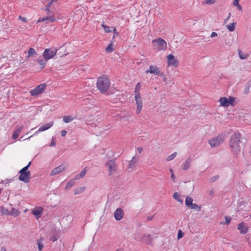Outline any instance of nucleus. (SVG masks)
Here are the masks:
<instances>
[{
    "label": "nucleus",
    "instance_id": "21",
    "mask_svg": "<svg viewBox=\"0 0 251 251\" xmlns=\"http://www.w3.org/2000/svg\"><path fill=\"white\" fill-rule=\"evenodd\" d=\"M191 160L190 158H188L183 163V170H186L188 169L191 165Z\"/></svg>",
    "mask_w": 251,
    "mask_h": 251
},
{
    "label": "nucleus",
    "instance_id": "30",
    "mask_svg": "<svg viewBox=\"0 0 251 251\" xmlns=\"http://www.w3.org/2000/svg\"><path fill=\"white\" fill-rule=\"evenodd\" d=\"M85 189V187H81L80 188H76L75 190V195L79 194L82 192H83Z\"/></svg>",
    "mask_w": 251,
    "mask_h": 251
},
{
    "label": "nucleus",
    "instance_id": "8",
    "mask_svg": "<svg viewBox=\"0 0 251 251\" xmlns=\"http://www.w3.org/2000/svg\"><path fill=\"white\" fill-rule=\"evenodd\" d=\"M139 241L144 244L148 245H151L153 243V238L151 237V235L149 234H145L143 235Z\"/></svg>",
    "mask_w": 251,
    "mask_h": 251
},
{
    "label": "nucleus",
    "instance_id": "51",
    "mask_svg": "<svg viewBox=\"0 0 251 251\" xmlns=\"http://www.w3.org/2000/svg\"><path fill=\"white\" fill-rule=\"evenodd\" d=\"M230 16H231V13H229L226 19H225V20H224V23L225 24H226L227 23V21L230 18Z\"/></svg>",
    "mask_w": 251,
    "mask_h": 251
},
{
    "label": "nucleus",
    "instance_id": "52",
    "mask_svg": "<svg viewBox=\"0 0 251 251\" xmlns=\"http://www.w3.org/2000/svg\"><path fill=\"white\" fill-rule=\"evenodd\" d=\"M228 101H229L230 102V104H232L234 101V98H229V99H228Z\"/></svg>",
    "mask_w": 251,
    "mask_h": 251
},
{
    "label": "nucleus",
    "instance_id": "62",
    "mask_svg": "<svg viewBox=\"0 0 251 251\" xmlns=\"http://www.w3.org/2000/svg\"><path fill=\"white\" fill-rule=\"evenodd\" d=\"M79 178H81V177H79V175H77L75 176V178H74V179L75 180H78L79 179Z\"/></svg>",
    "mask_w": 251,
    "mask_h": 251
},
{
    "label": "nucleus",
    "instance_id": "42",
    "mask_svg": "<svg viewBox=\"0 0 251 251\" xmlns=\"http://www.w3.org/2000/svg\"><path fill=\"white\" fill-rule=\"evenodd\" d=\"M184 235V233L181 230H179L177 234V239H180Z\"/></svg>",
    "mask_w": 251,
    "mask_h": 251
},
{
    "label": "nucleus",
    "instance_id": "35",
    "mask_svg": "<svg viewBox=\"0 0 251 251\" xmlns=\"http://www.w3.org/2000/svg\"><path fill=\"white\" fill-rule=\"evenodd\" d=\"M105 50L107 52H110L113 50V45L112 43H110L108 45V46L106 48Z\"/></svg>",
    "mask_w": 251,
    "mask_h": 251
},
{
    "label": "nucleus",
    "instance_id": "33",
    "mask_svg": "<svg viewBox=\"0 0 251 251\" xmlns=\"http://www.w3.org/2000/svg\"><path fill=\"white\" fill-rule=\"evenodd\" d=\"M173 198L178 201L182 202V200L180 199V195L177 192H176L174 194Z\"/></svg>",
    "mask_w": 251,
    "mask_h": 251
},
{
    "label": "nucleus",
    "instance_id": "13",
    "mask_svg": "<svg viewBox=\"0 0 251 251\" xmlns=\"http://www.w3.org/2000/svg\"><path fill=\"white\" fill-rule=\"evenodd\" d=\"M53 124H54L53 122L51 121L48 123L43 125V126H42L40 127L38 130L37 131L34 133V135L38 134L39 132L44 131L46 130H48V129L50 128L53 125Z\"/></svg>",
    "mask_w": 251,
    "mask_h": 251
},
{
    "label": "nucleus",
    "instance_id": "36",
    "mask_svg": "<svg viewBox=\"0 0 251 251\" xmlns=\"http://www.w3.org/2000/svg\"><path fill=\"white\" fill-rule=\"evenodd\" d=\"M105 32L109 33L112 31V30L110 29L108 26L104 25L103 24L101 25Z\"/></svg>",
    "mask_w": 251,
    "mask_h": 251
},
{
    "label": "nucleus",
    "instance_id": "6",
    "mask_svg": "<svg viewBox=\"0 0 251 251\" xmlns=\"http://www.w3.org/2000/svg\"><path fill=\"white\" fill-rule=\"evenodd\" d=\"M106 166L108 167L109 176H111L114 174L117 169V165L114 159L108 161L106 163Z\"/></svg>",
    "mask_w": 251,
    "mask_h": 251
},
{
    "label": "nucleus",
    "instance_id": "3",
    "mask_svg": "<svg viewBox=\"0 0 251 251\" xmlns=\"http://www.w3.org/2000/svg\"><path fill=\"white\" fill-rule=\"evenodd\" d=\"M152 42L154 44V48L158 51L165 50L167 48L166 42L160 38L153 40Z\"/></svg>",
    "mask_w": 251,
    "mask_h": 251
},
{
    "label": "nucleus",
    "instance_id": "28",
    "mask_svg": "<svg viewBox=\"0 0 251 251\" xmlns=\"http://www.w3.org/2000/svg\"><path fill=\"white\" fill-rule=\"evenodd\" d=\"M193 199L190 197H187L185 200V204L187 206L189 207L191 206L192 204H193Z\"/></svg>",
    "mask_w": 251,
    "mask_h": 251
},
{
    "label": "nucleus",
    "instance_id": "64",
    "mask_svg": "<svg viewBox=\"0 0 251 251\" xmlns=\"http://www.w3.org/2000/svg\"><path fill=\"white\" fill-rule=\"evenodd\" d=\"M113 32H114V34H117V35H118V33L117 32V30L116 28H114L113 29Z\"/></svg>",
    "mask_w": 251,
    "mask_h": 251
},
{
    "label": "nucleus",
    "instance_id": "38",
    "mask_svg": "<svg viewBox=\"0 0 251 251\" xmlns=\"http://www.w3.org/2000/svg\"><path fill=\"white\" fill-rule=\"evenodd\" d=\"M216 0H204L202 4H212L216 2Z\"/></svg>",
    "mask_w": 251,
    "mask_h": 251
},
{
    "label": "nucleus",
    "instance_id": "22",
    "mask_svg": "<svg viewBox=\"0 0 251 251\" xmlns=\"http://www.w3.org/2000/svg\"><path fill=\"white\" fill-rule=\"evenodd\" d=\"M46 20L50 21V22H52L55 21V19L52 16H47L45 18H40L38 20V22H43Z\"/></svg>",
    "mask_w": 251,
    "mask_h": 251
},
{
    "label": "nucleus",
    "instance_id": "15",
    "mask_svg": "<svg viewBox=\"0 0 251 251\" xmlns=\"http://www.w3.org/2000/svg\"><path fill=\"white\" fill-rule=\"evenodd\" d=\"M237 228L240 230L241 234H245L248 231L249 228L244 222H242L238 224Z\"/></svg>",
    "mask_w": 251,
    "mask_h": 251
},
{
    "label": "nucleus",
    "instance_id": "40",
    "mask_svg": "<svg viewBox=\"0 0 251 251\" xmlns=\"http://www.w3.org/2000/svg\"><path fill=\"white\" fill-rule=\"evenodd\" d=\"M140 89V83H138L137 84V85L135 87V90H134V93H135V95H136L137 94V93H139Z\"/></svg>",
    "mask_w": 251,
    "mask_h": 251
},
{
    "label": "nucleus",
    "instance_id": "47",
    "mask_svg": "<svg viewBox=\"0 0 251 251\" xmlns=\"http://www.w3.org/2000/svg\"><path fill=\"white\" fill-rule=\"evenodd\" d=\"M19 19L21 20L24 23H27V20L26 18H23L21 15L19 16Z\"/></svg>",
    "mask_w": 251,
    "mask_h": 251
},
{
    "label": "nucleus",
    "instance_id": "57",
    "mask_svg": "<svg viewBox=\"0 0 251 251\" xmlns=\"http://www.w3.org/2000/svg\"><path fill=\"white\" fill-rule=\"evenodd\" d=\"M153 216H148L147 218V221H150L152 220Z\"/></svg>",
    "mask_w": 251,
    "mask_h": 251
},
{
    "label": "nucleus",
    "instance_id": "4",
    "mask_svg": "<svg viewBox=\"0 0 251 251\" xmlns=\"http://www.w3.org/2000/svg\"><path fill=\"white\" fill-rule=\"evenodd\" d=\"M47 87L46 83L41 84L36 87L34 89L30 91V94L33 96H37L44 93L45 89Z\"/></svg>",
    "mask_w": 251,
    "mask_h": 251
},
{
    "label": "nucleus",
    "instance_id": "16",
    "mask_svg": "<svg viewBox=\"0 0 251 251\" xmlns=\"http://www.w3.org/2000/svg\"><path fill=\"white\" fill-rule=\"evenodd\" d=\"M66 169V167L65 166L61 165L53 169L51 172V175L53 176L57 175Z\"/></svg>",
    "mask_w": 251,
    "mask_h": 251
},
{
    "label": "nucleus",
    "instance_id": "2",
    "mask_svg": "<svg viewBox=\"0 0 251 251\" xmlns=\"http://www.w3.org/2000/svg\"><path fill=\"white\" fill-rule=\"evenodd\" d=\"M111 83L107 75H103L98 78L96 85L101 93H105L109 88Z\"/></svg>",
    "mask_w": 251,
    "mask_h": 251
},
{
    "label": "nucleus",
    "instance_id": "14",
    "mask_svg": "<svg viewBox=\"0 0 251 251\" xmlns=\"http://www.w3.org/2000/svg\"><path fill=\"white\" fill-rule=\"evenodd\" d=\"M124 214V211L121 208H117L114 213V216L117 221L121 220Z\"/></svg>",
    "mask_w": 251,
    "mask_h": 251
},
{
    "label": "nucleus",
    "instance_id": "59",
    "mask_svg": "<svg viewBox=\"0 0 251 251\" xmlns=\"http://www.w3.org/2000/svg\"><path fill=\"white\" fill-rule=\"evenodd\" d=\"M49 8L50 7H46V8L45 9V10L47 12L48 14H50V10Z\"/></svg>",
    "mask_w": 251,
    "mask_h": 251
},
{
    "label": "nucleus",
    "instance_id": "61",
    "mask_svg": "<svg viewBox=\"0 0 251 251\" xmlns=\"http://www.w3.org/2000/svg\"><path fill=\"white\" fill-rule=\"evenodd\" d=\"M160 75L162 76L163 77V79H164V81H166V78H165V75L163 74V73H160Z\"/></svg>",
    "mask_w": 251,
    "mask_h": 251
},
{
    "label": "nucleus",
    "instance_id": "50",
    "mask_svg": "<svg viewBox=\"0 0 251 251\" xmlns=\"http://www.w3.org/2000/svg\"><path fill=\"white\" fill-rule=\"evenodd\" d=\"M18 137H19V135L13 132V134L12 135V138L13 139L16 140L18 138Z\"/></svg>",
    "mask_w": 251,
    "mask_h": 251
},
{
    "label": "nucleus",
    "instance_id": "58",
    "mask_svg": "<svg viewBox=\"0 0 251 251\" xmlns=\"http://www.w3.org/2000/svg\"><path fill=\"white\" fill-rule=\"evenodd\" d=\"M137 150L138 152L140 153L143 151V148L142 147H138L137 148Z\"/></svg>",
    "mask_w": 251,
    "mask_h": 251
},
{
    "label": "nucleus",
    "instance_id": "17",
    "mask_svg": "<svg viewBox=\"0 0 251 251\" xmlns=\"http://www.w3.org/2000/svg\"><path fill=\"white\" fill-rule=\"evenodd\" d=\"M138 162V159H136L135 156H133L129 163L128 168L131 169L134 168L137 165Z\"/></svg>",
    "mask_w": 251,
    "mask_h": 251
},
{
    "label": "nucleus",
    "instance_id": "27",
    "mask_svg": "<svg viewBox=\"0 0 251 251\" xmlns=\"http://www.w3.org/2000/svg\"><path fill=\"white\" fill-rule=\"evenodd\" d=\"M188 207L191 209H195L198 211H200L201 209V206L198 205L197 204L193 203L191 205V206H189Z\"/></svg>",
    "mask_w": 251,
    "mask_h": 251
},
{
    "label": "nucleus",
    "instance_id": "45",
    "mask_svg": "<svg viewBox=\"0 0 251 251\" xmlns=\"http://www.w3.org/2000/svg\"><path fill=\"white\" fill-rule=\"evenodd\" d=\"M56 145L55 141V138L52 137L51 139V143L50 145V147H54Z\"/></svg>",
    "mask_w": 251,
    "mask_h": 251
},
{
    "label": "nucleus",
    "instance_id": "54",
    "mask_svg": "<svg viewBox=\"0 0 251 251\" xmlns=\"http://www.w3.org/2000/svg\"><path fill=\"white\" fill-rule=\"evenodd\" d=\"M218 34L216 32H212L211 34V36L210 37L211 38H213V37H216V36H217Z\"/></svg>",
    "mask_w": 251,
    "mask_h": 251
},
{
    "label": "nucleus",
    "instance_id": "24",
    "mask_svg": "<svg viewBox=\"0 0 251 251\" xmlns=\"http://www.w3.org/2000/svg\"><path fill=\"white\" fill-rule=\"evenodd\" d=\"M74 119H75V118H74L73 117H72L71 116H64L63 117V120L64 122L65 123H69L70 122H71Z\"/></svg>",
    "mask_w": 251,
    "mask_h": 251
},
{
    "label": "nucleus",
    "instance_id": "49",
    "mask_svg": "<svg viewBox=\"0 0 251 251\" xmlns=\"http://www.w3.org/2000/svg\"><path fill=\"white\" fill-rule=\"evenodd\" d=\"M226 218V223L227 225H228L230 223V221H231V218H228L226 216L225 217Z\"/></svg>",
    "mask_w": 251,
    "mask_h": 251
},
{
    "label": "nucleus",
    "instance_id": "7",
    "mask_svg": "<svg viewBox=\"0 0 251 251\" xmlns=\"http://www.w3.org/2000/svg\"><path fill=\"white\" fill-rule=\"evenodd\" d=\"M224 142V139L220 136L214 137L209 141V143L211 147H215L219 146Z\"/></svg>",
    "mask_w": 251,
    "mask_h": 251
},
{
    "label": "nucleus",
    "instance_id": "5",
    "mask_svg": "<svg viewBox=\"0 0 251 251\" xmlns=\"http://www.w3.org/2000/svg\"><path fill=\"white\" fill-rule=\"evenodd\" d=\"M56 49H46L43 53V56L46 60L52 58L57 53Z\"/></svg>",
    "mask_w": 251,
    "mask_h": 251
},
{
    "label": "nucleus",
    "instance_id": "29",
    "mask_svg": "<svg viewBox=\"0 0 251 251\" xmlns=\"http://www.w3.org/2000/svg\"><path fill=\"white\" fill-rule=\"evenodd\" d=\"M36 52L35 50L33 49V48H30L29 50H28V55L27 56V58H29L30 57V56H32L34 54H36Z\"/></svg>",
    "mask_w": 251,
    "mask_h": 251
},
{
    "label": "nucleus",
    "instance_id": "20",
    "mask_svg": "<svg viewBox=\"0 0 251 251\" xmlns=\"http://www.w3.org/2000/svg\"><path fill=\"white\" fill-rule=\"evenodd\" d=\"M43 241H44V238L43 237H41L39 239L37 240L38 249L40 251H42L44 247V244L43 243Z\"/></svg>",
    "mask_w": 251,
    "mask_h": 251
},
{
    "label": "nucleus",
    "instance_id": "56",
    "mask_svg": "<svg viewBox=\"0 0 251 251\" xmlns=\"http://www.w3.org/2000/svg\"><path fill=\"white\" fill-rule=\"evenodd\" d=\"M52 0H49V1L48 2V3H47V4L46 5V7H50V6L52 4Z\"/></svg>",
    "mask_w": 251,
    "mask_h": 251
},
{
    "label": "nucleus",
    "instance_id": "44",
    "mask_svg": "<svg viewBox=\"0 0 251 251\" xmlns=\"http://www.w3.org/2000/svg\"><path fill=\"white\" fill-rule=\"evenodd\" d=\"M250 88V85H248L247 86H246V87L245 88V89H244V94H245L246 95L248 94L249 92Z\"/></svg>",
    "mask_w": 251,
    "mask_h": 251
},
{
    "label": "nucleus",
    "instance_id": "18",
    "mask_svg": "<svg viewBox=\"0 0 251 251\" xmlns=\"http://www.w3.org/2000/svg\"><path fill=\"white\" fill-rule=\"evenodd\" d=\"M228 99L226 97L221 98L219 101L222 105L225 106H228L230 105V102L228 101Z\"/></svg>",
    "mask_w": 251,
    "mask_h": 251
},
{
    "label": "nucleus",
    "instance_id": "26",
    "mask_svg": "<svg viewBox=\"0 0 251 251\" xmlns=\"http://www.w3.org/2000/svg\"><path fill=\"white\" fill-rule=\"evenodd\" d=\"M236 24V23H232L228 25H226L227 28L228 29L229 31H233L235 30V26Z\"/></svg>",
    "mask_w": 251,
    "mask_h": 251
},
{
    "label": "nucleus",
    "instance_id": "25",
    "mask_svg": "<svg viewBox=\"0 0 251 251\" xmlns=\"http://www.w3.org/2000/svg\"><path fill=\"white\" fill-rule=\"evenodd\" d=\"M19 211L18 210H16L15 208H12L11 210L9 212V215L13 216L14 217H17L19 215Z\"/></svg>",
    "mask_w": 251,
    "mask_h": 251
},
{
    "label": "nucleus",
    "instance_id": "34",
    "mask_svg": "<svg viewBox=\"0 0 251 251\" xmlns=\"http://www.w3.org/2000/svg\"><path fill=\"white\" fill-rule=\"evenodd\" d=\"M176 154H177V152H175L173 154H172L171 155H169L166 158V161H170L173 160L176 156Z\"/></svg>",
    "mask_w": 251,
    "mask_h": 251
},
{
    "label": "nucleus",
    "instance_id": "19",
    "mask_svg": "<svg viewBox=\"0 0 251 251\" xmlns=\"http://www.w3.org/2000/svg\"><path fill=\"white\" fill-rule=\"evenodd\" d=\"M42 211V209L41 207H36L32 210V213L37 217H40Z\"/></svg>",
    "mask_w": 251,
    "mask_h": 251
},
{
    "label": "nucleus",
    "instance_id": "55",
    "mask_svg": "<svg viewBox=\"0 0 251 251\" xmlns=\"http://www.w3.org/2000/svg\"><path fill=\"white\" fill-rule=\"evenodd\" d=\"M233 4L234 6H236V5L239 4V0H234Z\"/></svg>",
    "mask_w": 251,
    "mask_h": 251
},
{
    "label": "nucleus",
    "instance_id": "60",
    "mask_svg": "<svg viewBox=\"0 0 251 251\" xmlns=\"http://www.w3.org/2000/svg\"><path fill=\"white\" fill-rule=\"evenodd\" d=\"M236 6L237 7V8L240 11H242V6L240 5V4H238L237 5H236Z\"/></svg>",
    "mask_w": 251,
    "mask_h": 251
},
{
    "label": "nucleus",
    "instance_id": "46",
    "mask_svg": "<svg viewBox=\"0 0 251 251\" xmlns=\"http://www.w3.org/2000/svg\"><path fill=\"white\" fill-rule=\"evenodd\" d=\"M50 240L52 241V242H54L57 240V237H56L54 235H51L50 237Z\"/></svg>",
    "mask_w": 251,
    "mask_h": 251
},
{
    "label": "nucleus",
    "instance_id": "39",
    "mask_svg": "<svg viewBox=\"0 0 251 251\" xmlns=\"http://www.w3.org/2000/svg\"><path fill=\"white\" fill-rule=\"evenodd\" d=\"M86 168H84L83 170H82L81 171V172L78 174L79 176V177H81V178H82L83 177L85 174H86Z\"/></svg>",
    "mask_w": 251,
    "mask_h": 251
},
{
    "label": "nucleus",
    "instance_id": "23",
    "mask_svg": "<svg viewBox=\"0 0 251 251\" xmlns=\"http://www.w3.org/2000/svg\"><path fill=\"white\" fill-rule=\"evenodd\" d=\"M47 61L48 60H46V59H43L39 58L37 60V62H38L39 64L40 65L41 69H43L45 68Z\"/></svg>",
    "mask_w": 251,
    "mask_h": 251
},
{
    "label": "nucleus",
    "instance_id": "63",
    "mask_svg": "<svg viewBox=\"0 0 251 251\" xmlns=\"http://www.w3.org/2000/svg\"><path fill=\"white\" fill-rule=\"evenodd\" d=\"M214 194V191L213 190H211L209 192V195H212Z\"/></svg>",
    "mask_w": 251,
    "mask_h": 251
},
{
    "label": "nucleus",
    "instance_id": "11",
    "mask_svg": "<svg viewBox=\"0 0 251 251\" xmlns=\"http://www.w3.org/2000/svg\"><path fill=\"white\" fill-rule=\"evenodd\" d=\"M167 61L169 66H173L175 67L178 65V61L175 58L172 54H170L167 56Z\"/></svg>",
    "mask_w": 251,
    "mask_h": 251
},
{
    "label": "nucleus",
    "instance_id": "1",
    "mask_svg": "<svg viewBox=\"0 0 251 251\" xmlns=\"http://www.w3.org/2000/svg\"><path fill=\"white\" fill-rule=\"evenodd\" d=\"M241 138V134L239 132H235L231 135L229 142L231 151L236 157L241 153V149L244 146L240 141Z\"/></svg>",
    "mask_w": 251,
    "mask_h": 251
},
{
    "label": "nucleus",
    "instance_id": "31",
    "mask_svg": "<svg viewBox=\"0 0 251 251\" xmlns=\"http://www.w3.org/2000/svg\"><path fill=\"white\" fill-rule=\"evenodd\" d=\"M23 128V126H18L16 127V128L14 131V133L19 135L21 130Z\"/></svg>",
    "mask_w": 251,
    "mask_h": 251
},
{
    "label": "nucleus",
    "instance_id": "10",
    "mask_svg": "<svg viewBox=\"0 0 251 251\" xmlns=\"http://www.w3.org/2000/svg\"><path fill=\"white\" fill-rule=\"evenodd\" d=\"M20 176L19 179L20 181H23L25 183L28 182L30 179V173L28 172H19Z\"/></svg>",
    "mask_w": 251,
    "mask_h": 251
},
{
    "label": "nucleus",
    "instance_id": "32",
    "mask_svg": "<svg viewBox=\"0 0 251 251\" xmlns=\"http://www.w3.org/2000/svg\"><path fill=\"white\" fill-rule=\"evenodd\" d=\"M75 182L74 180H71L69 181L66 185V189H69L71 188L75 184Z\"/></svg>",
    "mask_w": 251,
    "mask_h": 251
},
{
    "label": "nucleus",
    "instance_id": "9",
    "mask_svg": "<svg viewBox=\"0 0 251 251\" xmlns=\"http://www.w3.org/2000/svg\"><path fill=\"white\" fill-rule=\"evenodd\" d=\"M136 103L137 105L136 113H140L142 108V101L139 93H137L135 96Z\"/></svg>",
    "mask_w": 251,
    "mask_h": 251
},
{
    "label": "nucleus",
    "instance_id": "37",
    "mask_svg": "<svg viewBox=\"0 0 251 251\" xmlns=\"http://www.w3.org/2000/svg\"><path fill=\"white\" fill-rule=\"evenodd\" d=\"M1 212L2 214L9 215V212L8 209L5 207H1Z\"/></svg>",
    "mask_w": 251,
    "mask_h": 251
},
{
    "label": "nucleus",
    "instance_id": "41",
    "mask_svg": "<svg viewBox=\"0 0 251 251\" xmlns=\"http://www.w3.org/2000/svg\"><path fill=\"white\" fill-rule=\"evenodd\" d=\"M218 178H219V176H213L210 179L209 182L210 183H213V182H215L216 180H217Z\"/></svg>",
    "mask_w": 251,
    "mask_h": 251
},
{
    "label": "nucleus",
    "instance_id": "53",
    "mask_svg": "<svg viewBox=\"0 0 251 251\" xmlns=\"http://www.w3.org/2000/svg\"><path fill=\"white\" fill-rule=\"evenodd\" d=\"M66 133H67V131L66 130H62L61 131V135L62 137H65L66 135Z\"/></svg>",
    "mask_w": 251,
    "mask_h": 251
},
{
    "label": "nucleus",
    "instance_id": "12",
    "mask_svg": "<svg viewBox=\"0 0 251 251\" xmlns=\"http://www.w3.org/2000/svg\"><path fill=\"white\" fill-rule=\"evenodd\" d=\"M145 73L146 74L150 73L155 75H159L161 73L159 68L157 66L153 65H151L149 67V69L147 70Z\"/></svg>",
    "mask_w": 251,
    "mask_h": 251
},
{
    "label": "nucleus",
    "instance_id": "43",
    "mask_svg": "<svg viewBox=\"0 0 251 251\" xmlns=\"http://www.w3.org/2000/svg\"><path fill=\"white\" fill-rule=\"evenodd\" d=\"M169 171L171 173V178H172V180H173L174 182H175L176 176H175L174 174V172H173V169H170Z\"/></svg>",
    "mask_w": 251,
    "mask_h": 251
},
{
    "label": "nucleus",
    "instance_id": "48",
    "mask_svg": "<svg viewBox=\"0 0 251 251\" xmlns=\"http://www.w3.org/2000/svg\"><path fill=\"white\" fill-rule=\"evenodd\" d=\"M27 170H28V167L27 166H25V167H24L23 168H22L19 172H28V171H27Z\"/></svg>",
    "mask_w": 251,
    "mask_h": 251
}]
</instances>
